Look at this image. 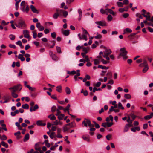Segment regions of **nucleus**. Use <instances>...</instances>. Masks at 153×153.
Returning <instances> with one entry per match:
<instances>
[{
	"label": "nucleus",
	"instance_id": "a211bd4d",
	"mask_svg": "<svg viewBox=\"0 0 153 153\" xmlns=\"http://www.w3.org/2000/svg\"><path fill=\"white\" fill-rule=\"evenodd\" d=\"M39 143H36L35 146V149L36 150H40V148L39 147Z\"/></svg>",
	"mask_w": 153,
	"mask_h": 153
},
{
	"label": "nucleus",
	"instance_id": "423d86ee",
	"mask_svg": "<svg viewBox=\"0 0 153 153\" xmlns=\"http://www.w3.org/2000/svg\"><path fill=\"white\" fill-rule=\"evenodd\" d=\"M95 23L101 26H106V24L104 21L96 22Z\"/></svg>",
	"mask_w": 153,
	"mask_h": 153
},
{
	"label": "nucleus",
	"instance_id": "864d4df0",
	"mask_svg": "<svg viewBox=\"0 0 153 153\" xmlns=\"http://www.w3.org/2000/svg\"><path fill=\"white\" fill-rule=\"evenodd\" d=\"M21 134V132L20 131H18L14 133V135L16 136L18 138L19 136V135Z\"/></svg>",
	"mask_w": 153,
	"mask_h": 153
},
{
	"label": "nucleus",
	"instance_id": "58836bf2",
	"mask_svg": "<svg viewBox=\"0 0 153 153\" xmlns=\"http://www.w3.org/2000/svg\"><path fill=\"white\" fill-rule=\"evenodd\" d=\"M56 12L59 14V15H60L62 13H63V12L62 10H60L58 9H56Z\"/></svg>",
	"mask_w": 153,
	"mask_h": 153
},
{
	"label": "nucleus",
	"instance_id": "473e14b6",
	"mask_svg": "<svg viewBox=\"0 0 153 153\" xmlns=\"http://www.w3.org/2000/svg\"><path fill=\"white\" fill-rule=\"evenodd\" d=\"M59 14H58V13H57V12L55 13L53 16V17L54 19H57L59 16Z\"/></svg>",
	"mask_w": 153,
	"mask_h": 153
},
{
	"label": "nucleus",
	"instance_id": "cd10ccee",
	"mask_svg": "<svg viewBox=\"0 0 153 153\" xmlns=\"http://www.w3.org/2000/svg\"><path fill=\"white\" fill-rule=\"evenodd\" d=\"M1 144L4 147L6 148H7L8 147V145L7 143H6L4 141H2L1 142Z\"/></svg>",
	"mask_w": 153,
	"mask_h": 153
},
{
	"label": "nucleus",
	"instance_id": "3c124183",
	"mask_svg": "<svg viewBox=\"0 0 153 153\" xmlns=\"http://www.w3.org/2000/svg\"><path fill=\"white\" fill-rule=\"evenodd\" d=\"M136 16L137 17H139V18L142 19L143 18V17L139 13H137L136 14Z\"/></svg>",
	"mask_w": 153,
	"mask_h": 153
},
{
	"label": "nucleus",
	"instance_id": "49530a36",
	"mask_svg": "<svg viewBox=\"0 0 153 153\" xmlns=\"http://www.w3.org/2000/svg\"><path fill=\"white\" fill-rule=\"evenodd\" d=\"M4 99L5 100V101L3 102V103H5L8 102L9 101L10 99L9 98H7V97H5L4 98Z\"/></svg>",
	"mask_w": 153,
	"mask_h": 153
},
{
	"label": "nucleus",
	"instance_id": "f03ea898",
	"mask_svg": "<svg viewBox=\"0 0 153 153\" xmlns=\"http://www.w3.org/2000/svg\"><path fill=\"white\" fill-rule=\"evenodd\" d=\"M83 126L87 127L88 125L89 127H93L94 125L92 124L91 121L88 119L85 118L84 120L83 121L82 123Z\"/></svg>",
	"mask_w": 153,
	"mask_h": 153
},
{
	"label": "nucleus",
	"instance_id": "39448f33",
	"mask_svg": "<svg viewBox=\"0 0 153 153\" xmlns=\"http://www.w3.org/2000/svg\"><path fill=\"white\" fill-rule=\"evenodd\" d=\"M49 53L50 56L52 58V59L55 61H56L58 60V58L56 55L53 54L52 51H49Z\"/></svg>",
	"mask_w": 153,
	"mask_h": 153
},
{
	"label": "nucleus",
	"instance_id": "4be33fe9",
	"mask_svg": "<svg viewBox=\"0 0 153 153\" xmlns=\"http://www.w3.org/2000/svg\"><path fill=\"white\" fill-rule=\"evenodd\" d=\"M29 134L27 133L25 135L24 137V141H27L29 140Z\"/></svg>",
	"mask_w": 153,
	"mask_h": 153
},
{
	"label": "nucleus",
	"instance_id": "69168bd1",
	"mask_svg": "<svg viewBox=\"0 0 153 153\" xmlns=\"http://www.w3.org/2000/svg\"><path fill=\"white\" fill-rule=\"evenodd\" d=\"M107 19L108 21H111L112 19V16L111 15H109L108 16Z\"/></svg>",
	"mask_w": 153,
	"mask_h": 153
},
{
	"label": "nucleus",
	"instance_id": "bb28decb",
	"mask_svg": "<svg viewBox=\"0 0 153 153\" xmlns=\"http://www.w3.org/2000/svg\"><path fill=\"white\" fill-rule=\"evenodd\" d=\"M19 113V111L18 110H15L14 112H12L11 113V115L13 116H15L16 114Z\"/></svg>",
	"mask_w": 153,
	"mask_h": 153
},
{
	"label": "nucleus",
	"instance_id": "dca6fc26",
	"mask_svg": "<svg viewBox=\"0 0 153 153\" xmlns=\"http://www.w3.org/2000/svg\"><path fill=\"white\" fill-rule=\"evenodd\" d=\"M18 58L20 59L22 61H24L25 60V58L23 57L22 54H19L18 56Z\"/></svg>",
	"mask_w": 153,
	"mask_h": 153
},
{
	"label": "nucleus",
	"instance_id": "a19ab883",
	"mask_svg": "<svg viewBox=\"0 0 153 153\" xmlns=\"http://www.w3.org/2000/svg\"><path fill=\"white\" fill-rule=\"evenodd\" d=\"M107 76L108 77V79H111L112 77L111 72H108L107 74Z\"/></svg>",
	"mask_w": 153,
	"mask_h": 153
},
{
	"label": "nucleus",
	"instance_id": "338daca9",
	"mask_svg": "<svg viewBox=\"0 0 153 153\" xmlns=\"http://www.w3.org/2000/svg\"><path fill=\"white\" fill-rule=\"evenodd\" d=\"M84 58L85 59V60L86 62H90V59H89L88 56L86 55Z\"/></svg>",
	"mask_w": 153,
	"mask_h": 153
},
{
	"label": "nucleus",
	"instance_id": "37998d69",
	"mask_svg": "<svg viewBox=\"0 0 153 153\" xmlns=\"http://www.w3.org/2000/svg\"><path fill=\"white\" fill-rule=\"evenodd\" d=\"M144 66L145 68L143 70V73L146 72L148 69V66Z\"/></svg>",
	"mask_w": 153,
	"mask_h": 153
},
{
	"label": "nucleus",
	"instance_id": "ea45409f",
	"mask_svg": "<svg viewBox=\"0 0 153 153\" xmlns=\"http://www.w3.org/2000/svg\"><path fill=\"white\" fill-rule=\"evenodd\" d=\"M70 107V105L69 104H68L67 106L65 107V108L64 109V111L65 112H66V111H69V108Z\"/></svg>",
	"mask_w": 153,
	"mask_h": 153
},
{
	"label": "nucleus",
	"instance_id": "9b49d317",
	"mask_svg": "<svg viewBox=\"0 0 153 153\" xmlns=\"http://www.w3.org/2000/svg\"><path fill=\"white\" fill-rule=\"evenodd\" d=\"M142 15L146 18L147 20H149V21L153 22V16L151 18L150 16H146V15L144 14H142Z\"/></svg>",
	"mask_w": 153,
	"mask_h": 153
},
{
	"label": "nucleus",
	"instance_id": "f3484780",
	"mask_svg": "<svg viewBox=\"0 0 153 153\" xmlns=\"http://www.w3.org/2000/svg\"><path fill=\"white\" fill-rule=\"evenodd\" d=\"M106 11H107V13H109L113 15L115 14L114 12L111 9H106Z\"/></svg>",
	"mask_w": 153,
	"mask_h": 153
},
{
	"label": "nucleus",
	"instance_id": "aec40b11",
	"mask_svg": "<svg viewBox=\"0 0 153 153\" xmlns=\"http://www.w3.org/2000/svg\"><path fill=\"white\" fill-rule=\"evenodd\" d=\"M98 68H101L102 69H108L109 68V67H106L105 66H103L101 65H99L98 66Z\"/></svg>",
	"mask_w": 153,
	"mask_h": 153
},
{
	"label": "nucleus",
	"instance_id": "412c9836",
	"mask_svg": "<svg viewBox=\"0 0 153 153\" xmlns=\"http://www.w3.org/2000/svg\"><path fill=\"white\" fill-rule=\"evenodd\" d=\"M63 34L66 36H68L69 34V30H65L63 32Z\"/></svg>",
	"mask_w": 153,
	"mask_h": 153
},
{
	"label": "nucleus",
	"instance_id": "4d7b16f0",
	"mask_svg": "<svg viewBox=\"0 0 153 153\" xmlns=\"http://www.w3.org/2000/svg\"><path fill=\"white\" fill-rule=\"evenodd\" d=\"M36 124L38 126H41L42 125V122L40 120L36 122Z\"/></svg>",
	"mask_w": 153,
	"mask_h": 153
},
{
	"label": "nucleus",
	"instance_id": "f8f14e48",
	"mask_svg": "<svg viewBox=\"0 0 153 153\" xmlns=\"http://www.w3.org/2000/svg\"><path fill=\"white\" fill-rule=\"evenodd\" d=\"M30 9L34 13H38L39 12L33 5H31L30 6Z\"/></svg>",
	"mask_w": 153,
	"mask_h": 153
},
{
	"label": "nucleus",
	"instance_id": "7ed1b4c3",
	"mask_svg": "<svg viewBox=\"0 0 153 153\" xmlns=\"http://www.w3.org/2000/svg\"><path fill=\"white\" fill-rule=\"evenodd\" d=\"M120 53L119 54L123 57L124 60H126L128 58V57L126 56L127 53V51L125 50L124 48H122L120 49Z\"/></svg>",
	"mask_w": 153,
	"mask_h": 153
},
{
	"label": "nucleus",
	"instance_id": "13d9d810",
	"mask_svg": "<svg viewBox=\"0 0 153 153\" xmlns=\"http://www.w3.org/2000/svg\"><path fill=\"white\" fill-rule=\"evenodd\" d=\"M9 47L11 48H13V49H15L16 48V47L14 45L10 44L9 45Z\"/></svg>",
	"mask_w": 153,
	"mask_h": 153
},
{
	"label": "nucleus",
	"instance_id": "0eeeda50",
	"mask_svg": "<svg viewBox=\"0 0 153 153\" xmlns=\"http://www.w3.org/2000/svg\"><path fill=\"white\" fill-rule=\"evenodd\" d=\"M36 27L40 31H42L44 29L43 27L41 25L40 22H37L36 23Z\"/></svg>",
	"mask_w": 153,
	"mask_h": 153
},
{
	"label": "nucleus",
	"instance_id": "393cba45",
	"mask_svg": "<svg viewBox=\"0 0 153 153\" xmlns=\"http://www.w3.org/2000/svg\"><path fill=\"white\" fill-rule=\"evenodd\" d=\"M29 105L27 104L22 105V108L24 109H27L29 108Z\"/></svg>",
	"mask_w": 153,
	"mask_h": 153
},
{
	"label": "nucleus",
	"instance_id": "4468645a",
	"mask_svg": "<svg viewBox=\"0 0 153 153\" xmlns=\"http://www.w3.org/2000/svg\"><path fill=\"white\" fill-rule=\"evenodd\" d=\"M143 63L140 64L139 65V66L140 67H142L143 66H148L147 64V62L146 60L145 59H144L143 60Z\"/></svg>",
	"mask_w": 153,
	"mask_h": 153
},
{
	"label": "nucleus",
	"instance_id": "9d476101",
	"mask_svg": "<svg viewBox=\"0 0 153 153\" xmlns=\"http://www.w3.org/2000/svg\"><path fill=\"white\" fill-rule=\"evenodd\" d=\"M25 1H22L21 4L20 5L21 7L20 9L23 12L25 11Z\"/></svg>",
	"mask_w": 153,
	"mask_h": 153
},
{
	"label": "nucleus",
	"instance_id": "a18cd8bd",
	"mask_svg": "<svg viewBox=\"0 0 153 153\" xmlns=\"http://www.w3.org/2000/svg\"><path fill=\"white\" fill-rule=\"evenodd\" d=\"M7 139V137L6 135H2L1 137V140H6Z\"/></svg>",
	"mask_w": 153,
	"mask_h": 153
},
{
	"label": "nucleus",
	"instance_id": "2eb2a0df",
	"mask_svg": "<svg viewBox=\"0 0 153 153\" xmlns=\"http://www.w3.org/2000/svg\"><path fill=\"white\" fill-rule=\"evenodd\" d=\"M48 117L51 120H55L56 119V117L53 114L48 115Z\"/></svg>",
	"mask_w": 153,
	"mask_h": 153
},
{
	"label": "nucleus",
	"instance_id": "f257e3e1",
	"mask_svg": "<svg viewBox=\"0 0 153 153\" xmlns=\"http://www.w3.org/2000/svg\"><path fill=\"white\" fill-rule=\"evenodd\" d=\"M22 88V86L20 85H18L13 87L9 88V89L12 90L11 93L13 96H17V95L14 94V92L16 91H19Z\"/></svg>",
	"mask_w": 153,
	"mask_h": 153
},
{
	"label": "nucleus",
	"instance_id": "0e129e2a",
	"mask_svg": "<svg viewBox=\"0 0 153 153\" xmlns=\"http://www.w3.org/2000/svg\"><path fill=\"white\" fill-rule=\"evenodd\" d=\"M51 36L53 38H56V33L55 32H53L51 34Z\"/></svg>",
	"mask_w": 153,
	"mask_h": 153
},
{
	"label": "nucleus",
	"instance_id": "c756f323",
	"mask_svg": "<svg viewBox=\"0 0 153 153\" xmlns=\"http://www.w3.org/2000/svg\"><path fill=\"white\" fill-rule=\"evenodd\" d=\"M65 92H66V94L68 95H69L70 93H71V91L70 89V88L68 87H66L65 88Z\"/></svg>",
	"mask_w": 153,
	"mask_h": 153
},
{
	"label": "nucleus",
	"instance_id": "bf43d9fd",
	"mask_svg": "<svg viewBox=\"0 0 153 153\" xmlns=\"http://www.w3.org/2000/svg\"><path fill=\"white\" fill-rule=\"evenodd\" d=\"M82 38L87 41V36L85 34L82 35Z\"/></svg>",
	"mask_w": 153,
	"mask_h": 153
},
{
	"label": "nucleus",
	"instance_id": "b1692460",
	"mask_svg": "<svg viewBox=\"0 0 153 153\" xmlns=\"http://www.w3.org/2000/svg\"><path fill=\"white\" fill-rule=\"evenodd\" d=\"M94 64L95 65H97V64H99L100 62H101L100 60V59H95L94 60Z\"/></svg>",
	"mask_w": 153,
	"mask_h": 153
},
{
	"label": "nucleus",
	"instance_id": "2f4dec72",
	"mask_svg": "<svg viewBox=\"0 0 153 153\" xmlns=\"http://www.w3.org/2000/svg\"><path fill=\"white\" fill-rule=\"evenodd\" d=\"M56 50L57 52L59 53L60 54L62 53V51L61 49V48L59 47L56 46Z\"/></svg>",
	"mask_w": 153,
	"mask_h": 153
},
{
	"label": "nucleus",
	"instance_id": "ddd939ff",
	"mask_svg": "<svg viewBox=\"0 0 153 153\" xmlns=\"http://www.w3.org/2000/svg\"><path fill=\"white\" fill-rule=\"evenodd\" d=\"M128 7L127 6L124 8H120L118 10L120 12L123 13L124 11H127L128 10Z\"/></svg>",
	"mask_w": 153,
	"mask_h": 153
},
{
	"label": "nucleus",
	"instance_id": "6e6552de",
	"mask_svg": "<svg viewBox=\"0 0 153 153\" xmlns=\"http://www.w3.org/2000/svg\"><path fill=\"white\" fill-rule=\"evenodd\" d=\"M29 32L27 30H24L23 31V34L24 35V37L26 38H29L30 36L29 35Z\"/></svg>",
	"mask_w": 153,
	"mask_h": 153
},
{
	"label": "nucleus",
	"instance_id": "e433bc0d",
	"mask_svg": "<svg viewBox=\"0 0 153 153\" xmlns=\"http://www.w3.org/2000/svg\"><path fill=\"white\" fill-rule=\"evenodd\" d=\"M65 115L63 114H61L60 115L58 116V118L59 120H61L62 119V118L64 117Z\"/></svg>",
	"mask_w": 153,
	"mask_h": 153
},
{
	"label": "nucleus",
	"instance_id": "a878e982",
	"mask_svg": "<svg viewBox=\"0 0 153 153\" xmlns=\"http://www.w3.org/2000/svg\"><path fill=\"white\" fill-rule=\"evenodd\" d=\"M82 138L85 140H86L88 142L90 141L89 137V136L87 137L84 135L82 136Z\"/></svg>",
	"mask_w": 153,
	"mask_h": 153
},
{
	"label": "nucleus",
	"instance_id": "5fc2aeb1",
	"mask_svg": "<svg viewBox=\"0 0 153 153\" xmlns=\"http://www.w3.org/2000/svg\"><path fill=\"white\" fill-rule=\"evenodd\" d=\"M101 62H102V63L104 64H106L108 63H109V61H107L103 59H101Z\"/></svg>",
	"mask_w": 153,
	"mask_h": 153
},
{
	"label": "nucleus",
	"instance_id": "680f3d73",
	"mask_svg": "<svg viewBox=\"0 0 153 153\" xmlns=\"http://www.w3.org/2000/svg\"><path fill=\"white\" fill-rule=\"evenodd\" d=\"M125 31L128 33H131L132 32V30L129 28H127L126 29L124 30V31L125 32Z\"/></svg>",
	"mask_w": 153,
	"mask_h": 153
},
{
	"label": "nucleus",
	"instance_id": "72a5a7b5",
	"mask_svg": "<svg viewBox=\"0 0 153 153\" xmlns=\"http://www.w3.org/2000/svg\"><path fill=\"white\" fill-rule=\"evenodd\" d=\"M117 5H118V6L119 7H123V4L121 2H117Z\"/></svg>",
	"mask_w": 153,
	"mask_h": 153
},
{
	"label": "nucleus",
	"instance_id": "c9c22d12",
	"mask_svg": "<svg viewBox=\"0 0 153 153\" xmlns=\"http://www.w3.org/2000/svg\"><path fill=\"white\" fill-rule=\"evenodd\" d=\"M101 85V83L100 82H98L96 84H94L93 86L96 87H98L100 86Z\"/></svg>",
	"mask_w": 153,
	"mask_h": 153
},
{
	"label": "nucleus",
	"instance_id": "79ce46f5",
	"mask_svg": "<svg viewBox=\"0 0 153 153\" xmlns=\"http://www.w3.org/2000/svg\"><path fill=\"white\" fill-rule=\"evenodd\" d=\"M102 36L100 34H98L97 36L94 37V38L96 39H100L102 38Z\"/></svg>",
	"mask_w": 153,
	"mask_h": 153
},
{
	"label": "nucleus",
	"instance_id": "603ef678",
	"mask_svg": "<svg viewBox=\"0 0 153 153\" xmlns=\"http://www.w3.org/2000/svg\"><path fill=\"white\" fill-rule=\"evenodd\" d=\"M107 127H111L113 124V122H107Z\"/></svg>",
	"mask_w": 153,
	"mask_h": 153
},
{
	"label": "nucleus",
	"instance_id": "e2e57ef3",
	"mask_svg": "<svg viewBox=\"0 0 153 153\" xmlns=\"http://www.w3.org/2000/svg\"><path fill=\"white\" fill-rule=\"evenodd\" d=\"M130 115L132 117L133 120H134L136 117V116L134 115L133 113H131Z\"/></svg>",
	"mask_w": 153,
	"mask_h": 153
},
{
	"label": "nucleus",
	"instance_id": "8fccbe9b",
	"mask_svg": "<svg viewBox=\"0 0 153 153\" xmlns=\"http://www.w3.org/2000/svg\"><path fill=\"white\" fill-rule=\"evenodd\" d=\"M118 106L119 108H120L121 109H124V108L122 104L120 102H119L118 104Z\"/></svg>",
	"mask_w": 153,
	"mask_h": 153
},
{
	"label": "nucleus",
	"instance_id": "4c0bfd02",
	"mask_svg": "<svg viewBox=\"0 0 153 153\" xmlns=\"http://www.w3.org/2000/svg\"><path fill=\"white\" fill-rule=\"evenodd\" d=\"M81 93H83V94L85 96H87L88 95V92L87 91H84L83 89L81 91Z\"/></svg>",
	"mask_w": 153,
	"mask_h": 153
},
{
	"label": "nucleus",
	"instance_id": "c85d7f7f",
	"mask_svg": "<svg viewBox=\"0 0 153 153\" xmlns=\"http://www.w3.org/2000/svg\"><path fill=\"white\" fill-rule=\"evenodd\" d=\"M56 90L58 92H61L62 91L61 86H59L57 87Z\"/></svg>",
	"mask_w": 153,
	"mask_h": 153
},
{
	"label": "nucleus",
	"instance_id": "f704fd0d",
	"mask_svg": "<svg viewBox=\"0 0 153 153\" xmlns=\"http://www.w3.org/2000/svg\"><path fill=\"white\" fill-rule=\"evenodd\" d=\"M33 33V36L34 39H35L37 37V33L36 30H34L32 32Z\"/></svg>",
	"mask_w": 153,
	"mask_h": 153
},
{
	"label": "nucleus",
	"instance_id": "5701e85b",
	"mask_svg": "<svg viewBox=\"0 0 153 153\" xmlns=\"http://www.w3.org/2000/svg\"><path fill=\"white\" fill-rule=\"evenodd\" d=\"M89 49L90 48L88 47H85L84 48H83L82 50L84 52V53L87 54L88 53V51L89 50Z\"/></svg>",
	"mask_w": 153,
	"mask_h": 153
},
{
	"label": "nucleus",
	"instance_id": "de8ad7c7",
	"mask_svg": "<svg viewBox=\"0 0 153 153\" xmlns=\"http://www.w3.org/2000/svg\"><path fill=\"white\" fill-rule=\"evenodd\" d=\"M68 13L67 11H63V16L65 17H66V16L68 15Z\"/></svg>",
	"mask_w": 153,
	"mask_h": 153
},
{
	"label": "nucleus",
	"instance_id": "052dcab7",
	"mask_svg": "<svg viewBox=\"0 0 153 153\" xmlns=\"http://www.w3.org/2000/svg\"><path fill=\"white\" fill-rule=\"evenodd\" d=\"M136 33H132L130 35H129L128 36V37L129 38L131 39L132 38L131 37L134 36L135 35H136Z\"/></svg>",
	"mask_w": 153,
	"mask_h": 153
},
{
	"label": "nucleus",
	"instance_id": "6ab92c4d",
	"mask_svg": "<svg viewBox=\"0 0 153 153\" xmlns=\"http://www.w3.org/2000/svg\"><path fill=\"white\" fill-rule=\"evenodd\" d=\"M69 124L71 128L74 127L76 126V123L74 121H73L69 123Z\"/></svg>",
	"mask_w": 153,
	"mask_h": 153
},
{
	"label": "nucleus",
	"instance_id": "774afa93",
	"mask_svg": "<svg viewBox=\"0 0 153 153\" xmlns=\"http://www.w3.org/2000/svg\"><path fill=\"white\" fill-rule=\"evenodd\" d=\"M85 85L86 86L89 87L90 85V82L89 81H87L86 82H85Z\"/></svg>",
	"mask_w": 153,
	"mask_h": 153
},
{
	"label": "nucleus",
	"instance_id": "1a4fd4ad",
	"mask_svg": "<svg viewBox=\"0 0 153 153\" xmlns=\"http://www.w3.org/2000/svg\"><path fill=\"white\" fill-rule=\"evenodd\" d=\"M132 126V125L131 124H126L124 128V130H123V132H127L129 129V128L131 126Z\"/></svg>",
	"mask_w": 153,
	"mask_h": 153
},
{
	"label": "nucleus",
	"instance_id": "6e6d98bb",
	"mask_svg": "<svg viewBox=\"0 0 153 153\" xmlns=\"http://www.w3.org/2000/svg\"><path fill=\"white\" fill-rule=\"evenodd\" d=\"M33 108V111H35L37 109L39 108L38 105L37 104H36L34 106Z\"/></svg>",
	"mask_w": 153,
	"mask_h": 153
},
{
	"label": "nucleus",
	"instance_id": "7c9ffc66",
	"mask_svg": "<svg viewBox=\"0 0 153 153\" xmlns=\"http://www.w3.org/2000/svg\"><path fill=\"white\" fill-rule=\"evenodd\" d=\"M15 36L13 34L10 35L9 36V38L12 40H14L15 38Z\"/></svg>",
	"mask_w": 153,
	"mask_h": 153
},
{
	"label": "nucleus",
	"instance_id": "c03bdc74",
	"mask_svg": "<svg viewBox=\"0 0 153 153\" xmlns=\"http://www.w3.org/2000/svg\"><path fill=\"white\" fill-rule=\"evenodd\" d=\"M63 131L64 132L67 131L68 129V128L66 126H65L62 127Z\"/></svg>",
	"mask_w": 153,
	"mask_h": 153
},
{
	"label": "nucleus",
	"instance_id": "09e8293b",
	"mask_svg": "<svg viewBox=\"0 0 153 153\" xmlns=\"http://www.w3.org/2000/svg\"><path fill=\"white\" fill-rule=\"evenodd\" d=\"M106 53L107 54V55H109V54H110L111 51V50H106L105 51Z\"/></svg>",
	"mask_w": 153,
	"mask_h": 153
},
{
	"label": "nucleus",
	"instance_id": "20e7f679",
	"mask_svg": "<svg viewBox=\"0 0 153 153\" xmlns=\"http://www.w3.org/2000/svg\"><path fill=\"white\" fill-rule=\"evenodd\" d=\"M26 25L25 22L22 19H21L19 20V22L17 24H16V26L18 27L21 28L22 27H25Z\"/></svg>",
	"mask_w": 153,
	"mask_h": 153
}]
</instances>
